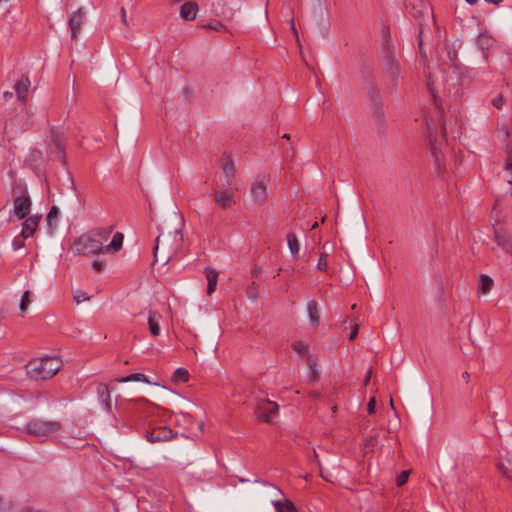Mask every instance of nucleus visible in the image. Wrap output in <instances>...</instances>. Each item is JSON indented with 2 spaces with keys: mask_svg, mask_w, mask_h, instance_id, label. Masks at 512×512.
<instances>
[{
  "mask_svg": "<svg viewBox=\"0 0 512 512\" xmlns=\"http://www.w3.org/2000/svg\"><path fill=\"white\" fill-rule=\"evenodd\" d=\"M161 315L155 311L148 313V326L152 336L157 337L160 334Z\"/></svg>",
  "mask_w": 512,
  "mask_h": 512,
  "instance_id": "obj_16",
  "label": "nucleus"
},
{
  "mask_svg": "<svg viewBox=\"0 0 512 512\" xmlns=\"http://www.w3.org/2000/svg\"><path fill=\"white\" fill-rule=\"evenodd\" d=\"M168 433H170V431H164V432H155L154 431L148 436V440L150 442H159V441L168 439Z\"/></svg>",
  "mask_w": 512,
  "mask_h": 512,
  "instance_id": "obj_27",
  "label": "nucleus"
},
{
  "mask_svg": "<svg viewBox=\"0 0 512 512\" xmlns=\"http://www.w3.org/2000/svg\"><path fill=\"white\" fill-rule=\"evenodd\" d=\"M92 268L95 271H101L103 268V263L101 261L96 260L92 263Z\"/></svg>",
  "mask_w": 512,
  "mask_h": 512,
  "instance_id": "obj_44",
  "label": "nucleus"
},
{
  "mask_svg": "<svg viewBox=\"0 0 512 512\" xmlns=\"http://www.w3.org/2000/svg\"><path fill=\"white\" fill-rule=\"evenodd\" d=\"M311 228H312V229H316V228H318V223H317V222H315V223L312 225V227H311Z\"/></svg>",
  "mask_w": 512,
  "mask_h": 512,
  "instance_id": "obj_54",
  "label": "nucleus"
},
{
  "mask_svg": "<svg viewBox=\"0 0 512 512\" xmlns=\"http://www.w3.org/2000/svg\"><path fill=\"white\" fill-rule=\"evenodd\" d=\"M429 140L431 145V150L433 154L435 155L436 159H438V156L436 154V145H437V138L432 135V133H429Z\"/></svg>",
  "mask_w": 512,
  "mask_h": 512,
  "instance_id": "obj_39",
  "label": "nucleus"
},
{
  "mask_svg": "<svg viewBox=\"0 0 512 512\" xmlns=\"http://www.w3.org/2000/svg\"><path fill=\"white\" fill-rule=\"evenodd\" d=\"M24 245L23 243V239L21 237H15L13 242H12V246L14 248V250H19L20 248H22Z\"/></svg>",
  "mask_w": 512,
  "mask_h": 512,
  "instance_id": "obj_41",
  "label": "nucleus"
},
{
  "mask_svg": "<svg viewBox=\"0 0 512 512\" xmlns=\"http://www.w3.org/2000/svg\"><path fill=\"white\" fill-rule=\"evenodd\" d=\"M494 286L493 279L486 275L481 274L478 279V294L480 295H487L491 292L492 288Z\"/></svg>",
  "mask_w": 512,
  "mask_h": 512,
  "instance_id": "obj_17",
  "label": "nucleus"
},
{
  "mask_svg": "<svg viewBox=\"0 0 512 512\" xmlns=\"http://www.w3.org/2000/svg\"><path fill=\"white\" fill-rule=\"evenodd\" d=\"M468 4L473 5L476 4L478 0H465Z\"/></svg>",
  "mask_w": 512,
  "mask_h": 512,
  "instance_id": "obj_52",
  "label": "nucleus"
},
{
  "mask_svg": "<svg viewBox=\"0 0 512 512\" xmlns=\"http://www.w3.org/2000/svg\"><path fill=\"white\" fill-rule=\"evenodd\" d=\"M307 311L310 324L313 327H317L320 323V310L318 304L314 300H310L307 303Z\"/></svg>",
  "mask_w": 512,
  "mask_h": 512,
  "instance_id": "obj_15",
  "label": "nucleus"
},
{
  "mask_svg": "<svg viewBox=\"0 0 512 512\" xmlns=\"http://www.w3.org/2000/svg\"><path fill=\"white\" fill-rule=\"evenodd\" d=\"M492 105L497 109H501L504 105V100L501 94L496 95L492 100Z\"/></svg>",
  "mask_w": 512,
  "mask_h": 512,
  "instance_id": "obj_37",
  "label": "nucleus"
},
{
  "mask_svg": "<svg viewBox=\"0 0 512 512\" xmlns=\"http://www.w3.org/2000/svg\"><path fill=\"white\" fill-rule=\"evenodd\" d=\"M121 21L124 25H127L126 11L123 7L121 8Z\"/></svg>",
  "mask_w": 512,
  "mask_h": 512,
  "instance_id": "obj_45",
  "label": "nucleus"
},
{
  "mask_svg": "<svg viewBox=\"0 0 512 512\" xmlns=\"http://www.w3.org/2000/svg\"><path fill=\"white\" fill-rule=\"evenodd\" d=\"M356 307H357V305H356V304H353L351 308H352V309H356Z\"/></svg>",
  "mask_w": 512,
  "mask_h": 512,
  "instance_id": "obj_59",
  "label": "nucleus"
},
{
  "mask_svg": "<svg viewBox=\"0 0 512 512\" xmlns=\"http://www.w3.org/2000/svg\"><path fill=\"white\" fill-rule=\"evenodd\" d=\"M283 137L289 139V135L288 134H284Z\"/></svg>",
  "mask_w": 512,
  "mask_h": 512,
  "instance_id": "obj_58",
  "label": "nucleus"
},
{
  "mask_svg": "<svg viewBox=\"0 0 512 512\" xmlns=\"http://www.w3.org/2000/svg\"><path fill=\"white\" fill-rule=\"evenodd\" d=\"M293 350L301 355V356H307L309 353V346L307 343L303 341H296L292 344Z\"/></svg>",
  "mask_w": 512,
  "mask_h": 512,
  "instance_id": "obj_25",
  "label": "nucleus"
},
{
  "mask_svg": "<svg viewBox=\"0 0 512 512\" xmlns=\"http://www.w3.org/2000/svg\"><path fill=\"white\" fill-rule=\"evenodd\" d=\"M313 458L317 461V465H318V466H319V468H320V476H321L324 480H326V481H329V482H330L331 480H330L326 475H324V474H323L322 466H321L320 461L318 460V454H317V452H316L315 450L313 451Z\"/></svg>",
  "mask_w": 512,
  "mask_h": 512,
  "instance_id": "obj_40",
  "label": "nucleus"
},
{
  "mask_svg": "<svg viewBox=\"0 0 512 512\" xmlns=\"http://www.w3.org/2000/svg\"><path fill=\"white\" fill-rule=\"evenodd\" d=\"M3 97H4L6 100L11 99V98L13 97V93H12V92H10V91H6V92H4Z\"/></svg>",
  "mask_w": 512,
  "mask_h": 512,
  "instance_id": "obj_47",
  "label": "nucleus"
},
{
  "mask_svg": "<svg viewBox=\"0 0 512 512\" xmlns=\"http://www.w3.org/2000/svg\"><path fill=\"white\" fill-rule=\"evenodd\" d=\"M221 170V174L214 181L213 199L219 209L226 210L236 204V192L238 191L237 187H233L236 166L230 156L227 155L222 158Z\"/></svg>",
  "mask_w": 512,
  "mask_h": 512,
  "instance_id": "obj_2",
  "label": "nucleus"
},
{
  "mask_svg": "<svg viewBox=\"0 0 512 512\" xmlns=\"http://www.w3.org/2000/svg\"><path fill=\"white\" fill-rule=\"evenodd\" d=\"M29 296H30V291H28V290L25 291L22 294V298H21V302H20V310H21V312H26L27 311L28 306L30 304Z\"/></svg>",
  "mask_w": 512,
  "mask_h": 512,
  "instance_id": "obj_32",
  "label": "nucleus"
},
{
  "mask_svg": "<svg viewBox=\"0 0 512 512\" xmlns=\"http://www.w3.org/2000/svg\"><path fill=\"white\" fill-rule=\"evenodd\" d=\"M419 47H420V49H422V40L421 39L419 41Z\"/></svg>",
  "mask_w": 512,
  "mask_h": 512,
  "instance_id": "obj_57",
  "label": "nucleus"
},
{
  "mask_svg": "<svg viewBox=\"0 0 512 512\" xmlns=\"http://www.w3.org/2000/svg\"><path fill=\"white\" fill-rule=\"evenodd\" d=\"M307 365L309 368V372H308L309 381L316 382L319 377V369H318L317 363L314 360L309 358L307 360Z\"/></svg>",
  "mask_w": 512,
  "mask_h": 512,
  "instance_id": "obj_24",
  "label": "nucleus"
},
{
  "mask_svg": "<svg viewBox=\"0 0 512 512\" xmlns=\"http://www.w3.org/2000/svg\"><path fill=\"white\" fill-rule=\"evenodd\" d=\"M58 217V208L53 206L47 214V222L52 225V222Z\"/></svg>",
  "mask_w": 512,
  "mask_h": 512,
  "instance_id": "obj_35",
  "label": "nucleus"
},
{
  "mask_svg": "<svg viewBox=\"0 0 512 512\" xmlns=\"http://www.w3.org/2000/svg\"><path fill=\"white\" fill-rule=\"evenodd\" d=\"M172 382L174 383H180V382H187L189 380V372L185 368H178L174 371L172 375Z\"/></svg>",
  "mask_w": 512,
  "mask_h": 512,
  "instance_id": "obj_23",
  "label": "nucleus"
},
{
  "mask_svg": "<svg viewBox=\"0 0 512 512\" xmlns=\"http://www.w3.org/2000/svg\"><path fill=\"white\" fill-rule=\"evenodd\" d=\"M260 272H261V268H258V267H257V268H255V269H253V272H252V273H253V276H256V275H258Z\"/></svg>",
  "mask_w": 512,
  "mask_h": 512,
  "instance_id": "obj_51",
  "label": "nucleus"
},
{
  "mask_svg": "<svg viewBox=\"0 0 512 512\" xmlns=\"http://www.w3.org/2000/svg\"><path fill=\"white\" fill-rule=\"evenodd\" d=\"M495 241L507 253H512V238L502 228L495 229Z\"/></svg>",
  "mask_w": 512,
  "mask_h": 512,
  "instance_id": "obj_12",
  "label": "nucleus"
},
{
  "mask_svg": "<svg viewBox=\"0 0 512 512\" xmlns=\"http://www.w3.org/2000/svg\"><path fill=\"white\" fill-rule=\"evenodd\" d=\"M73 297L77 304L88 301L90 299V296H88V294L82 290H75L73 292Z\"/></svg>",
  "mask_w": 512,
  "mask_h": 512,
  "instance_id": "obj_30",
  "label": "nucleus"
},
{
  "mask_svg": "<svg viewBox=\"0 0 512 512\" xmlns=\"http://www.w3.org/2000/svg\"><path fill=\"white\" fill-rule=\"evenodd\" d=\"M287 244L293 257H297L300 250V243L295 233L287 234Z\"/></svg>",
  "mask_w": 512,
  "mask_h": 512,
  "instance_id": "obj_19",
  "label": "nucleus"
},
{
  "mask_svg": "<svg viewBox=\"0 0 512 512\" xmlns=\"http://www.w3.org/2000/svg\"><path fill=\"white\" fill-rule=\"evenodd\" d=\"M206 29H213L216 31H225L226 27L219 21L211 22L203 26Z\"/></svg>",
  "mask_w": 512,
  "mask_h": 512,
  "instance_id": "obj_33",
  "label": "nucleus"
},
{
  "mask_svg": "<svg viewBox=\"0 0 512 512\" xmlns=\"http://www.w3.org/2000/svg\"><path fill=\"white\" fill-rule=\"evenodd\" d=\"M182 243L183 236L178 229L160 233L154 246V260L158 261L160 258L164 263H168L179 252Z\"/></svg>",
  "mask_w": 512,
  "mask_h": 512,
  "instance_id": "obj_3",
  "label": "nucleus"
},
{
  "mask_svg": "<svg viewBox=\"0 0 512 512\" xmlns=\"http://www.w3.org/2000/svg\"><path fill=\"white\" fill-rule=\"evenodd\" d=\"M390 407H391L392 409H395V407H394V403H393V400H392V399H390Z\"/></svg>",
  "mask_w": 512,
  "mask_h": 512,
  "instance_id": "obj_55",
  "label": "nucleus"
},
{
  "mask_svg": "<svg viewBox=\"0 0 512 512\" xmlns=\"http://www.w3.org/2000/svg\"><path fill=\"white\" fill-rule=\"evenodd\" d=\"M61 429L62 424L58 421L32 418L23 428V432L38 438L48 439L58 433Z\"/></svg>",
  "mask_w": 512,
  "mask_h": 512,
  "instance_id": "obj_6",
  "label": "nucleus"
},
{
  "mask_svg": "<svg viewBox=\"0 0 512 512\" xmlns=\"http://www.w3.org/2000/svg\"><path fill=\"white\" fill-rule=\"evenodd\" d=\"M85 18V11L83 9H78L73 12L69 18V27L71 29V38L75 39L78 36V33L81 29Z\"/></svg>",
  "mask_w": 512,
  "mask_h": 512,
  "instance_id": "obj_11",
  "label": "nucleus"
},
{
  "mask_svg": "<svg viewBox=\"0 0 512 512\" xmlns=\"http://www.w3.org/2000/svg\"><path fill=\"white\" fill-rule=\"evenodd\" d=\"M31 200L27 194L19 195L14 199V214L19 218L23 219L29 215L31 211Z\"/></svg>",
  "mask_w": 512,
  "mask_h": 512,
  "instance_id": "obj_9",
  "label": "nucleus"
},
{
  "mask_svg": "<svg viewBox=\"0 0 512 512\" xmlns=\"http://www.w3.org/2000/svg\"><path fill=\"white\" fill-rule=\"evenodd\" d=\"M39 221H40L39 216L28 217L23 223V227H22V231H21L22 238L26 239V238L31 237L37 230Z\"/></svg>",
  "mask_w": 512,
  "mask_h": 512,
  "instance_id": "obj_13",
  "label": "nucleus"
},
{
  "mask_svg": "<svg viewBox=\"0 0 512 512\" xmlns=\"http://www.w3.org/2000/svg\"><path fill=\"white\" fill-rule=\"evenodd\" d=\"M497 133H498V138L502 142H505L509 137V129H508L507 125L501 124L497 129Z\"/></svg>",
  "mask_w": 512,
  "mask_h": 512,
  "instance_id": "obj_31",
  "label": "nucleus"
},
{
  "mask_svg": "<svg viewBox=\"0 0 512 512\" xmlns=\"http://www.w3.org/2000/svg\"><path fill=\"white\" fill-rule=\"evenodd\" d=\"M371 376H372V370L370 369L368 372H367V375L364 379V385H367L371 379Z\"/></svg>",
  "mask_w": 512,
  "mask_h": 512,
  "instance_id": "obj_46",
  "label": "nucleus"
},
{
  "mask_svg": "<svg viewBox=\"0 0 512 512\" xmlns=\"http://www.w3.org/2000/svg\"><path fill=\"white\" fill-rule=\"evenodd\" d=\"M461 376H462V379H463L465 382H468V381H469V379H470V375H469V373H468V372H463Z\"/></svg>",
  "mask_w": 512,
  "mask_h": 512,
  "instance_id": "obj_50",
  "label": "nucleus"
},
{
  "mask_svg": "<svg viewBox=\"0 0 512 512\" xmlns=\"http://www.w3.org/2000/svg\"><path fill=\"white\" fill-rule=\"evenodd\" d=\"M289 24H290V29L292 30V32H293V34H294V36H295V38H296L297 43H299L298 32H297V29H296V27H295L294 20H293V19H291V20H290V22H289Z\"/></svg>",
  "mask_w": 512,
  "mask_h": 512,
  "instance_id": "obj_42",
  "label": "nucleus"
},
{
  "mask_svg": "<svg viewBox=\"0 0 512 512\" xmlns=\"http://www.w3.org/2000/svg\"><path fill=\"white\" fill-rule=\"evenodd\" d=\"M121 383H127V382H144L147 384H151V382L148 380L147 376L142 373H133L128 376L122 377L118 380Z\"/></svg>",
  "mask_w": 512,
  "mask_h": 512,
  "instance_id": "obj_21",
  "label": "nucleus"
},
{
  "mask_svg": "<svg viewBox=\"0 0 512 512\" xmlns=\"http://www.w3.org/2000/svg\"><path fill=\"white\" fill-rule=\"evenodd\" d=\"M326 257H327V253H322L319 260H318V263H317V268L319 270H326L327 268V260H326Z\"/></svg>",
  "mask_w": 512,
  "mask_h": 512,
  "instance_id": "obj_36",
  "label": "nucleus"
},
{
  "mask_svg": "<svg viewBox=\"0 0 512 512\" xmlns=\"http://www.w3.org/2000/svg\"><path fill=\"white\" fill-rule=\"evenodd\" d=\"M484 1L487 3L494 4V5H498V4L502 3L504 0H484Z\"/></svg>",
  "mask_w": 512,
  "mask_h": 512,
  "instance_id": "obj_49",
  "label": "nucleus"
},
{
  "mask_svg": "<svg viewBox=\"0 0 512 512\" xmlns=\"http://www.w3.org/2000/svg\"><path fill=\"white\" fill-rule=\"evenodd\" d=\"M271 182V177L267 173L257 174L249 184V194L247 203L249 207L256 209L263 207L269 197L268 187Z\"/></svg>",
  "mask_w": 512,
  "mask_h": 512,
  "instance_id": "obj_5",
  "label": "nucleus"
},
{
  "mask_svg": "<svg viewBox=\"0 0 512 512\" xmlns=\"http://www.w3.org/2000/svg\"><path fill=\"white\" fill-rule=\"evenodd\" d=\"M445 136H446V128L443 127V137L445 138Z\"/></svg>",
  "mask_w": 512,
  "mask_h": 512,
  "instance_id": "obj_56",
  "label": "nucleus"
},
{
  "mask_svg": "<svg viewBox=\"0 0 512 512\" xmlns=\"http://www.w3.org/2000/svg\"><path fill=\"white\" fill-rule=\"evenodd\" d=\"M477 43L482 50H488L493 46L494 40L487 33H481L478 36Z\"/></svg>",
  "mask_w": 512,
  "mask_h": 512,
  "instance_id": "obj_22",
  "label": "nucleus"
},
{
  "mask_svg": "<svg viewBox=\"0 0 512 512\" xmlns=\"http://www.w3.org/2000/svg\"><path fill=\"white\" fill-rule=\"evenodd\" d=\"M273 490L276 497L272 500V505L276 512H298L293 502L286 498L280 489L273 487Z\"/></svg>",
  "mask_w": 512,
  "mask_h": 512,
  "instance_id": "obj_8",
  "label": "nucleus"
},
{
  "mask_svg": "<svg viewBox=\"0 0 512 512\" xmlns=\"http://www.w3.org/2000/svg\"><path fill=\"white\" fill-rule=\"evenodd\" d=\"M498 469L503 474V476L510 478V470H511V461L509 459L507 460H501L498 463Z\"/></svg>",
  "mask_w": 512,
  "mask_h": 512,
  "instance_id": "obj_26",
  "label": "nucleus"
},
{
  "mask_svg": "<svg viewBox=\"0 0 512 512\" xmlns=\"http://www.w3.org/2000/svg\"><path fill=\"white\" fill-rule=\"evenodd\" d=\"M63 365V361L58 356L45 355L43 357L31 359L27 365V373L36 380H46L52 378L58 373Z\"/></svg>",
  "mask_w": 512,
  "mask_h": 512,
  "instance_id": "obj_4",
  "label": "nucleus"
},
{
  "mask_svg": "<svg viewBox=\"0 0 512 512\" xmlns=\"http://www.w3.org/2000/svg\"><path fill=\"white\" fill-rule=\"evenodd\" d=\"M97 394L101 403L105 404L107 408L110 407V392L106 384L100 383L97 386Z\"/></svg>",
  "mask_w": 512,
  "mask_h": 512,
  "instance_id": "obj_20",
  "label": "nucleus"
},
{
  "mask_svg": "<svg viewBox=\"0 0 512 512\" xmlns=\"http://www.w3.org/2000/svg\"><path fill=\"white\" fill-rule=\"evenodd\" d=\"M31 87L30 79L27 75H22L15 83L14 90L20 103L25 104L29 99V90Z\"/></svg>",
  "mask_w": 512,
  "mask_h": 512,
  "instance_id": "obj_10",
  "label": "nucleus"
},
{
  "mask_svg": "<svg viewBox=\"0 0 512 512\" xmlns=\"http://www.w3.org/2000/svg\"><path fill=\"white\" fill-rule=\"evenodd\" d=\"M205 276L207 279V294L211 295L217 286L218 272L211 267H207L205 268Z\"/></svg>",
  "mask_w": 512,
  "mask_h": 512,
  "instance_id": "obj_18",
  "label": "nucleus"
},
{
  "mask_svg": "<svg viewBox=\"0 0 512 512\" xmlns=\"http://www.w3.org/2000/svg\"><path fill=\"white\" fill-rule=\"evenodd\" d=\"M111 232V227L90 230L73 241L70 251L74 255L83 256L116 253L122 248L124 235L120 232H116L112 240L108 244H105Z\"/></svg>",
  "mask_w": 512,
  "mask_h": 512,
  "instance_id": "obj_1",
  "label": "nucleus"
},
{
  "mask_svg": "<svg viewBox=\"0 0 512 512\" xmlns=\"http://www.w3.org/2000/svg\"><path fill=\"white\" fill-rule=\"evenodd\" d=\"M358 330H359V326L357 324H354L353 327H352V331L349 335V339L350 340H353L356 338L357 334H358Z\"/></svg>",
  "mask_w": 512,
  "mask_h": 512,
  "instance_id": "obj_43",
  "label": "nucleus"
},
{
  "mask_svg": "<svg viewBox=\"0 0 512 512\" xmlns=\"http://www.w3.org/2000/svg\"><path fill=\"white\" fill-rule=\"evenodd\" d=\"M337 409H338V408H337V406H336V405L332 406V408H331V410H332V412H333V413H336V412H337Z\"/></svg>",
  "mask_w": 512,
  "mask_h": 512,
  "instance_id": "obj_53",
  "label": "nucleus"
},
{
  "mask_svg": "<svg viewBox=\"0 0 512 512\" xmlns=\"http://www.w3.org/2000/svg\"><path fill=\"white\" fill-rule=\"evenodd\" d=\"M198 5L193 1H188L180 7V16L186 21H192L196 18Z\"/></svg>",
  "mask_w": 512,
  "mask_h": 512,
  "instance_id": "obj_14",
  "label": "nucleus"
},
{
  "mask_svg": "<svg viewBox=\"0 0 512 512\" xmlns=\"http://www.w3.org/2000/svg\"><path fill=\"white\" fill-rule=\"evenodd\" d=\"M375 410H376V397L373 396L367 404V411L369 414H373V413H375Z\"/></svg>",
  "mask_w": 512,
  "mask_h": 512,
  "instance_id": "obj_38",
  "label": "nucleus"
},
{
  "mask_svg": "<svg viewBox=\"0 0 512 512\" xmlns=\"http://www.w3.org/2000/svg\"><path fill=\"white\" fill-rule=\"evenodd\" d=\"M279 406L271 400H260L257 403L255 414L258 420L265 423H272L277 417Z\"/></svg>",
  "mask_w": 512,
  "mask_h": 512,
  "instance_id": "obj_7",
  "label": "nucleus"
},
{
  "mask_svg": "<svg viewBox=\"0 0 512 512\" xmlns=\"http://www.w3.org/2000/svg\"><path fill=\"white\" fill-rule=\"evenodd\" d=\"M310 397L313 398V399H318L320 397V392L313 391V392L310 393Z\"/></svg>",
  "mask_w": 512,
  "mask_h": 512,
  "instance_id": "obj_48",
  "label": "nucleus"
},
{
  "mask_svg": "<svg viewBox=\"0 0 512 512\" xmlns=\"http://www.w3.org/2000/svg\"><path fill=\"white\" fill-rule=\"evenodd\" d=\"M378 442V439L376 436H371V437H368L367 439H365L364 441V450L365 452H372L374 447L376 446Z\"/></svg>",
  "mask_w": 512,
  "mask_h": 512,
  "instance_id": "obj_29",
  "label": "nucleus"
},
{
  "mask_svg": "<svg viewBox=\"0 0 512 512\" xmlns=\"http://www.w3.org/2000/svg\"><path fill=\"white\" fill-rule=\"evenodd\" d=\"M409 474H410V471H408V470L407 471H402L400 473V475L396 479L397 485L398 486L404 485L407 482V480H408Z\"/></svg>",
  "mask_w": 512,
  "mask_h": 512,
  "instance_id": "obj_34",
  "label": "nucleus"
},
{
  "mask_svg": "<svg viewBox=\"0 0 512 512\" xmlns=\"http://www.w3.org/2000/svg\"><path fill=\"white\" fill-rule=\"evenodd\" d=\"M505 177L507 179V182L509 184L512 183V158L507 157L505 160V167H504Z\"/></svg>",
  "mask_w": 512,
  "mask_h": 512,
  "instance_id": "obj_28",
  "label": "nucleus"
}]
</instances>
